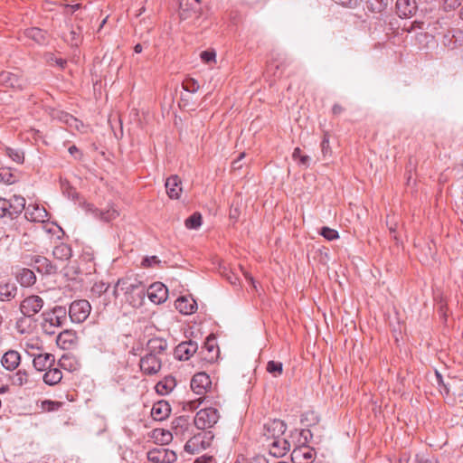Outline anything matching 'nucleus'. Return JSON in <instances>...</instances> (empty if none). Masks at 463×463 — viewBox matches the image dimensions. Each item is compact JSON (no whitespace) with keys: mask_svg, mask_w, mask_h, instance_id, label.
<instances>
[{"mask_svg":"<svg viewBox=\"0 0 463 463\" xmlns=\"http://www.w3.org/2000/svg\"><path fill=\"white\" fill-rule=\"evenodd\" d=\"M146 349L147 354L139 361L140 370L146 375H155L161 370L167 343L162 338H153L148 341Z\"/></svg>","mask_w":463,"mask_h":463,"instance_id":"1","label":"nucleus"},{"mask_svg":"<svg viewBox=\"0 0 463 463\" xmlns=\"http://www.w3.org/2000/svg\"><path fill=\"white\" fill-rule=\"evenodd\" d=\"M121 286V292L125 300L133 307H139L143 305L146 297L145 285L137 279L122 278L118 279Z\"/></svg>","mask_w":463,"mask_h":463,"instance_id":"2","label":"nucleus"},{"mask_svg":"<svg viewBox=\"0 0 463 463\" xmlns=\"http://www.w3.org/2000/svg\"><path fill=\"white\" fill-rule=\"evenodd\" d=\"M67 311L61 306H56L42 314V328L46 335H54L56 329L61 327L66 321Z\"/></svg>","mask_w":463,"mask_h":463,"instance_id":"3","label":"nucleus"},{"mask_svg":"<svg viewBox=\"0 0 463 463\" xmlns=\"http://www.w3.org/2000/svg\"><path fill=\"white\" fill-rule=\"evenodd\" d=\"M211 386L212 381L207 373L203 372L195 373L191 380V389L194 393L200 395V397L195 401L188 402L186 406L189 407L190 410L196 409L197 402H202L203 395L207 392Z\"/></svg>","mask_w":463,"mask_h":463,"instance_id":"4","label":"nucleus"},{"mask_svg":"<svg viewBox=\"0 0 463 463\" xmlns=\"http://www.w3.org/2000/svg\"><path fill=\"white\" fill-rule=\"evenodd\" d=\"M25 199L21 195H13L10 199L0 197V218L17 217L24 209Z\"/></svg>","mask_w":463,"mask_h":463,"instance_id":"5","label":"nucleus"},{"mask_svg":"<svg viewBox=\"0 0 463 463\" xmlns=\"http://www.w3.org/2000/svg\"><path fill=\"white\" fill-rule=\"evenodd\" d=\"M219 419V412L216 409L209 407L200 410L194 420V425L198 430L212 428Z\"/></svg>","mask_w":463,"mask_h":463,"instance_id":"6","label":"nucleus"},{"mask_svg":"<svg viewBox=\"0 0 463 463\" xmlns=\"http://www.w3.org/2000/svg\"><path fill=\"white\" fill-rule=\"evenodd\" d=\"M90 310L91 306L88 300H75L70 306L69 316L72 322L82 323L89 317Z\"/></svg>","mask_w":463,"mask_h":463,"instance_id":"7","label":"nucleus"},{"mask_svg":"<svg viewBox=\"0 0 463 463\" xmlns=\"http://www.w3.org/2000/svg\"><path fill=\"white\" fill-rule=\"evenodd\" d=\"M213 435L211 432H199L190 438L185 445L184 450L190 454H194L201 449H205L211 444Z\"/></svg>","mask_w":463,"mask_h":463,"instance_id":"8","label":"nucleus"},{"mask_svg":"<svg viewBox=\"0 0 463 463\" xmlns=\"http://www.w3.org/2000/svg\"><path fill=\"white\" fill-rule=\"evenodd\" d=\"M146 458L151 463H175L177 459V455L174 450L164 447H157L148 450Z\"/></svg>","mask_w":463,"mask_h":463,"instance_id":"9","label":"nucleus"},{"mask_svg":"<svg viewBox=\"0 0 463 463\" xmlns=\"http://www.w3.org/2000/svg\"><path fill=\"white\" fill-rule=\"evenodd\" d=\"M43 299L36 295L25 298L20 304L22 314L27 317H32L41 311L43 307Z\"/></svg>","mask_w":463,"mask_h":463,"instance_id":"10","label":"nucleus"},{"mask_svg":"<svg viewBox=\"0 0 463 463\" xmlns=\"http://www.w3.org/2000/svg\"><path fill=\"white\" fill-rule=\"evenodd\" d=\"M198 350V344L195 341L188 340L177 345L174 351V356L180 361L189 360Z\"/></svg>","mask_w":463,"mask_h":463,"instance_id":"11","label":"nucleus"},{"mask_svg":"<svg viewBox=\"0 0 463 463\" xmlns=\"http://www.w3.org/2000/svg\"><path fill=\"white\" fill-rule=\"evenodd\" d=\"M148 298L154 304H162L167 299L168 289L161 282H155L146 289Z\"/></svg>","mask_w":463,"mask_h":463,"instance_id":"12","label":"nucleus"},{"mask_svg":"<svg viewBox=\"0 0 463 463\" xmlns=\"http://www.w3.org/2000/svg\"><path fill=\"white\" fill-rule=\"evenodd\" d=\"M315 451L309 446H299L291 452L293 463H311L314 459Z\"/></svg>","mask_w":463,"mask_h":463,"instance_id":"13","label":"nucleus"},{"mask_svg":"<svg viewBox=\"0 0 463 463\" xmlns=\"http://www.w3.org/2000/svg\"><path fill=\"white\" fill-rule=\"evenodd\" d=\"M287 430L286 424L280 420H273L264 425V435L270 439L281 438Z\"/></svg>","mask_w":463,"mask_h":463,"instance_id":"14","label":"nucleus"},{"mask_svg":"<svg viewBox=\"0 0 463 463\" xmlns=\"http://www.w3.org/2000/svg\"><path fill=\"white\" fill-rule=\"evenodd\" d=\"M290 450L289 442L284 438L271 439L269 444V452L275 458H281Z\"/></svg>","mask_w":463,"mask_h":463,"instance_id":"15","label":"nucleus"},{"mask_svg":"<svg viewBox=\"0 0 463 463\" xmlns=\"http://www.w3.org/2000/svg\"><path fill=\"white\" fill-rule=\"evenodd\" d=\"M175 308L184 315H190L196 311L197 303L191 296H181L175 302Z\"/></svg>","mask_w":463,"mask_h":463,"instance_id":"16","label":"nucleus"},{"mask_svg":"<svg viewBox=\"0 0 463 463\" xmlns=\"http://www.w3.org/2000/svg\"><path fill=\"white\" fill-rule=\"evenodd\" d=\"M418 5L416 0H397L396 13L400 17H411L416 14Z\"/></svg>","mask_w":463,"mask_h":463,"instance_id":"17","label":"nucleus"},{"mask_svg":"<svg viewBox=\"0 0 463 463\" xmlns=\"http://www.w3.org/2000/svg\"><path fill=\"white\" fill-rule=\"evenodd\" d=\"M24 217L34 222H43L47 218V212L43 207L34 204H29L27 208L24 207Z\"/></svg>","mask_w":463,"mask_h":463,"instance_id":"18","label":"nucleus"},{"mask_svg":"<svg viewBox=\"0 0 463 463\" xmlns=\"http://www.w3.org/2000/svg\"><path fill=\"white\" fill-rule=\"evenodd\" d=\"M33 261L36 270L40 273L50 275L54 274L57 270V267L43 256H34Z\"/></svg>","mask_w":463,"mask_h":463,"instance_id":"19","label":"nucleus"},{"mask_svg":"<svg viewBox=\"0 0 463 463\" xmlns=\"http://www.w3.org/2000/svg\"><path fill=\"white\" fill-rule=\"evenodd\" d=\"M171 411L170 405L165 401L156 402L151 409V416L155 420H163L166 419Z\"/></svg>","mask_w":463,"mask_h":463,"instance_id":"20","label":"nucleus"},{"mask_svg":"<svg viewBox=\"0 0 463 463\" xmlns=\"http://www.w3.org/2000/svg\"><path fill=\"white\" fill-rule=\"evenodd\" d=\"M54 355L46 353L35 355L33 360V364L37 371H44L51 368L54 364Z\"/></svg>","mask_w":463,"mask_h":463,"instance_id":"21","label":"nucleus"},{"mask_svg":"<svg viewBox=\"0 0 463 463\" xmlns=\"http://www.w3.org/2000/svg\"><path fill=\"white\" fill-rule=\"evenodd\" d=\"M165 189L171 199H178L182 192L181 180L177 175H171L165 181Z\"/></svg>","mask_w":463,"mask_h":463,"instance_id":"22","label":"nucleus"},{"mask_svg":"<svg viewBox=\"0 0 463 463\" xmlns=\"http://www.w3.org/2000/svg\"><path fill=\"white\" fill-rule=\"evenodd\" d=\"M15 279L23 287H31L36 281L34 272L27 268H22L15 272Z\"/></svg>","mask_w":463,"mask_h":463,"instance_id":"23","label":"nucleus"},{"mask_svg":"<svg viewBox=\"0 0 463 463\" xmlns=\"http://www.w3.org/2000/svg\"><path fill=\"white\" fill-rule=\"evenodd\" d=\"M20 361V354L17 351L9 350L3 355L1 363L5 369L13 371L18 367Z\"/></svg>","mask_w":463,"mask_h":463,"instance_id":"24","label":"nucleus"},{"mask_svg":"<svg viewBox=\"0 0 463 463\" xmlns=\"http://www.w3.org/2000/svg\"><path fill=\"white\" fill-rule=\"evenodd\" d=\"M76 340L77 336L75 332L71 330H64L58 335L56 342L62 349H68L76 343Z\"/></svg>","mask_w":463,"mask_h":463,"instance_id":"25","label":"nucleus"},{"mask_svg":"<svg viewBox=\"0 0 463 463\" xmlns=\"http://www.w3.org/2000/svg\"><path fill=\"white\" fill-rule=\"evenodd\" d=\"M22 80L14 73L2 71L0 73V83L6 88H22Z\"/></svg>","mask_w":463,"mask_h":463,"instance_id":"26","label":"nucleus"},{"mask_svg":"<svg viewBox=\"0 0 463 463\" xmlns=\"http://www.w3.org/2000/svg\"><path fill=\"white\" fill-rule=\"evenodd\" d=\"M24 34L27 38L32 39L38 44H45L48 42L47 33L37 27L26 29Z\"/></svg>","mask_w":463,"mask_h":463,"instance_id":"27","label":"nucleus"},{"mask_svg":"<svg viewBox=\"0 0 463 463\" xmlns=\"http://www.w3.org/2000/svg\"><path fill=\"white\" fill-rule=\"evenodd\" d=\"M52 255L56 260L64 261L71 259L72 255L71 248L65 243H60L55 246L52 250Z\"/></svg>","mask_w":463,"mask_h":463,"instance_id":"28","label":"nucleus"},{"mask_svg":"<svg viewBox=\"0 0 463 463\" xmlns=\"http://www.w3.org/2000/svg\"><path fill=\"white\" fill-rule=\"evenodd\" d=\"M43 382L50 385H55L59 383L62 379V373L59 368H49V370L43 374Z\"/></svg>","mask_w":463,"mask_h":463,"instance_id":"29","label":"nucleus"},{"mask_svg":"<svg viewBox=\"0 0 463 463\" xmlns=\"http://www.w3.org/2000/svg\"><path fill=\"white\" fill-rule=\"evenodd\" d=\"M175 380L172 376L165 377L156 385V391L161 395L169 393L175 386Z\"/></svg>","mask_w":463,"mask_h":463,"instance_id":"30","label":"nucleus"},{"mask_svg":"<svg viewBox=\"0 0 463 463\" xmlns=\"http://www.w3.org/2000/svg\"><path fill=\"white\" fill-rule=\"evenodd\" d=\"M58 364L61 368L70 371V372H73V371L77 370L79 367L78 361L75 359L74 356L70 355V354H63L60 358Z\"/></svg>","mask_w":463,"mask_h":463,"instance_id":"31","label":"nucleus"},{"mask_svg":"<svg viewBox=\"0 0 463 463\" xmlns=\"http://www.w3.org/2000/svg\"><path fill=\"white\" fill-rule=\"evenodd\" d=\"M17 288L14 284L0 286V300L9 301L16 296Z\"/></svg>","mask_w":463,"mask_h":463,"instance_id":"32","label":"nucleus"},{"mask_svg":"<svg viewBox=\"0 0 463 463\" xmlns=\"http://www.w3.org/2000/svg\"><path fill=\"white\" fill-rule=\"evenodd\" d=\"M93 213L97 218H99L100 220L105 222H110L116 219L119 214L118 212L113 207L107 209L105 211L95 209L93 211Z\"/></svg>","mask_w":463,"mask_h":463,"instance_id":"33","label":"nucleus"},{"mask_svg":"<svg viewBox=\"0 0 463 463\" xmlns=\"http://www.w3.org/2000/svg\"><path fill=\"white\" fill-rule=\"evenodd\" d=\"M173 430L175 435H184V432L188 430L189 421L188 419L182 416L175 419L172 422Z\"/></svg>","mask_w":463,"mask_h":463,"instance_id":"34","label":"nucleus"},{"mask_svg":"<svg viewBox=\"0 0 463 463\" xmlns=\"http://www.w3.org/2000/svg\"><path fill=\"white\" fill-rule=\"evenodd\" d=\"M204 347L206 350L212 354L211 356L208 358L210 361H213L214 359H217L219 349L216 347V339L213 336H208L206 338Z\"/></svg>","mask_w":463,"mask_h":463,"instance_id":"35","label":"nucleus"},{"mask_svg":"<svg viewBox=\"0 0 463 463\" xmlns=\"http://www.w3.org/2000/svg\"><path fill=\"white\" fill-rule=\"evenodd\" d=\"M153 437L156 439V441H158L162 444H167L173 439L172 433L170 431L165 430L163 429H156L153 431Z\"/></svg>","mask_w":463,"mask_h":463,"instance_id":"36","label":"nucleus"},{"mask_svg":"<svg viewBox=\"0 0 463 463\" xmlns=\"http://www.w3.org/2000/svg\"><path fill=\"white\" fill-rule=\"evenodd\" d=\"M5 154L15 163L23 164L24 160V154L21 149L12 147L5 148Z\"/></svg>","mask_w":463,"mask_h":463,"instance_id":"37","label":"nucleus"},{"mask_svg":"<svg viewBox=\"0 0 463 463\" xmlns=\"http://www.w3.org/2000/svg\"><path fill=\"white\" fill-rule=\"evenodd\" d=\"M202 224V216L199 213H193L185 220V226L188 229H197Z\"/></svg>","mask_w":463,"mask_h":463,"instance_id":"38","label":"nucleus"},{"mask_svg":"<svg viewBox=\"0 0 463 463\" xmlns=\"http://www.w3.org/2000/svg\"><path fill=\"white\" fill-rule=\"evenodd\" d=\"M29 374L24 370H18L13 377V383L17 386H22L28 383Z\"/></svg>","mask_w":463,"mask_h":463,"instance_id":"39","label":"nucleus"},{"mask_svg":"<svg viewBox=\"0 0 463 463\" xmlns=\"http://www.w3.org/2000/svg\"><path fill=\"white\" fill-rule=\"evenodd\" d=\"M267 371L274 376L280 375L283 371V365L280 362L269 361L267 364Z\"/></svg>","mask_w":463,"mask_h":463,"instance_id":"40","label":"nucleus"},{"mask_svg":"<svg viewBox=\"0 0 463 463\" xmlns=\"http://www.w3.org/2000/svg\"><path fill=\"white\" fill-rule=\"evenodd\" d=\"M183 88L188 92L195 93L200 89V84L194 79L189 78L183 82Z\"/></svg>","mask_w":463,"mask_h":463,"instance_id":"41","label":"nucleus"},{"mask_svg":"<svg viewBox=\"0 0 463 463\" xmlns=\"http://www.w3.org/2000/svg\"><path fill=\"white\" fill-rule=\"evenodd\" d=\"M64 40L71 46H78L80 43V33L75 30H71L67 34L64 35Z\"/></svg>","mask_w":463,"mask_h":463,"instance_id":"42","label":"nucleus"},{"mask_svg":"<svg viewBox=\"0 0 463 463\" xmlns=\"http://www.w3.org/2000/svg\"><path fill=\"white\" fill-rule=\"evenodd\" d=\"M141 266L143 268L160 267L161 266V260L158 259L157 256L145 257L142 260Z\"/></svg>","mask_w":463,"mask_h":463,"instance_id":"43","label":"nucleus"},{"mask_svg":"<svg viewBox=\"0 0 463 463\" xmlns=\"http://www.w3.org/2000/svg\"><path fill=\"white\" fill-rule=\"evenodd\" d=\"M61 402H53L50 400L43 401L41 403V408L44 411H54L61 408Z\"/></svg>","mask_w":463,"mask_h":463,"instance_id":"44","label":"nucleus"},{"mask_svg":"<svg viewBox=\"0 0 463 463\" xmlns=\"http://www.w3.org/2000/svg\"><path fill=\"white\" fill-rule=\"evenodd\" d=\"M0 182L11 184L15 182V176L6 168L0 169Z\"/></svg>","mask_w":463,"mask_h":463,"instance_id":"45","label":"nucleus"},{"mask_svg":"<svg viewBox=\"0 0 463 463\" xmlns=\"http://www.w3.org/2000/svg\"><path fill=\"white\" fill-rule=\"evenodd\" d=\"M12 242L11 237L3 230H0V253L6 251Z\"/></svg>","mask_w":463,"mask_h":463,"instance_id":"46","label":"nucleus"},{"mask_svg":"<svg viewBox=\"0 0 463 463\" xmlns=\"http://www.w3.org/2000/svg\"><path fill=\"white\" fill-rule=\"evenodd\" d=\"M319 234L328 241H334L339 237L337 231L329 227H323Z\"/></svg>","mask_w":463,"mask_h":463,"instance_id":"47","label":"nucleus"},{"mask_svg":"<svg viewBox=\"0 0 463 463\" xmlns=\"http://www.w3.org/2000/svg\"><path fill=\"white\" fill-rule=\"evenodd\" d=\"M109 289V285H106L103 282L95 283L91 288L92 295L96 297H100L103 293L107 292Z\"/></svg>","mask_w":463,"mask_h":463,"instance_id":"48","label":"nucleus"},{"mask_svg":"<svg viewBox=\"0 0 463 463\" xmlns=\"http://www.w3.org/2000/svg\"><path fill=\"white\" fill-rule=\"evenodd\" d=\"M321 150H322L324 156H331V154H332V150L329 146V138H328L327 134L324 135L323 140L321 142Z\"/></svg>","mask_w":463,"mask_h":463,"instance_id":"49","label":"nucleus"},{"mask_svg":"<svg viewBox=\"0 0 463 463\" xmlns=\"http://www.w3.org/2000/svg\"><path fill=\"white\" fill-rule=\"evenodd\" d=\"M335 4L348 8H355L360 5L361 0H333Z\"/></svg>","mask_w":463,"mask_h":463,"instance_id":"50","label":"nucleus"},{"mask_svg":"<svg viewBox=\"0 0 463 463\" xmlns=\"http://www.w3.org/2000/svg\"><path fill=\"white\" fill-rule=\"evenodd\" d=\"M201 59L204 63H210L215 59V52L211 51H203L200 54Z\"/></svg>","mask_w":463,"mask_h":463,"instance_id":"51","label":"nucleus"},{"mask_svg":"<svg viewBox=\"0 0 463 463\" xmlns=\"http://www.w3.org/2000/svg\"><path fill=\"white\" fill-rule=\"evenodd\" d=\"M245 152H240L238 157L235 160H233V173L235 172V170L242 168L243 164H241V161L242 158L245 157Z\"/></svg>","mask_w":463,"mask_h":463,"instance_id":"52","label":"nucleus"},{"mask_svg":"<svg viewBox=\"0 0 463 463\" xmlns=\"http://www.w3.org/2000/svg\"><path fill=\"white\" fill-rule=\"evenodd\" d=\"M214 458L212 456H202L194 460V463H213Z\"/></svg>","mask_w":463,"mask_h":463,"instance_id":"53","label":"nucleus"},{"mask_svg":"<svg viewBox=\"0 0 463 463\" xmlns=\"http://www.w3.org/2000/svg\"><path fill=\"white\" fill-rule=\"evenodd\" d=\"M305 420H310L314 424L318 422V417L314 411H309L305 414Z\"/></svg>","mask_w":463,"mask_h":463,"instance_id":"54","label":"nucleus"},{"mask_svg":"<svg viewBox=\"0 0 463 463\" xmlns=\"http://www.w3.org/2000/svg\"><path fill=\"white\" fill-rule=\"evenodd\" d=\"M249 463H269V461L263 456H257L252 458Z\"/></svg>","mask_w":463,"mask_h":463,"instance_id":"55","label":"nucleus"},{"mask_svg":"<svg viewBox=\"0 0 463 463\" xmlns=\"http://www.w3.org/2000/svg\"><path fill=\"white\" fill-rule=\"evenodd\" d=\"M345 110L344 107L340 104H335L332 108V113L335 116L341 114Z\"/></svg>","mask_w":463,"mask_h":463,"instance_id":"56","label":"nucleus"},{"mask_svg":"<svg viewBox=\"0 0 463 463\" xmlns=\"http://www.w3.org/2000/svg\"><path fill=\"white\" fill-rule=\"evenodd\" d=\"M299 163L305 166H307L309 165V156H301L299 158Z\"/></svg>","mask_w":463,"mask_h":463,"instance_id":"57","label":"nucleus"},{"mask_svg":"<svg viewBox=\"0 0 463 463\" xmlns=\"http://www.w3.org/2000/svg\"><path fill=\"white\" fill-rule=\"evenodd\" d=\"M119 291H121V286L118 285V280L114 286V289L112 292L115 298H118Z\"/></svg>","mask_w":463,"mask_h":463,"instance_id":"58","label":"nucleus"},{"mask_svg":"<svg viewBox=\"0 0 463 463\" xmlns=\"http://www.w3.org/2000/svg\"><path fill=\"white\" fill-rule=\"evenodd\" d=\"M446 4L450 7V8H456L457 6L459 5V2L458 0H446Z\"/></svg>","mask_w":463,"mask_h":463,"instance_id":"59","label":"nucleus"},{"mask_svg":"<svg viewBox=\"0 0 463 463\" xmlns=\"http://www.w3.org/2000/svg\"><path fill=\"white\" fill-rule=\"evenodd\" d=\"M301 149L299 147H296L293 151L292 157L295 160H298V158L301 156Z\"/></svg>","mask_w":463,"mask_h":463,"instance_id":"60","label":"nucleus"},{"mask_svg":"<svg viewBox=\"0 0 463 463\" xmlns=\"http://www.w3.org/2000/svg\"><path fill=\"white\" fill-rule=\"evenodd\" d=\"M422 26H423V23L422 22H413L411 24V28L409 30V32L411 30H414L415 28L422 29Z\"/></svg>","mask_w":463,"mask_h":463,"instance_id":"61","label":"nucleus"},{"mask_svg":"<svg viewBox=\"0 0 463 463\" xmlns=\"http://www.w3.org/2000/svg\"><path fill=\"white\" fill-rule=\"evenodd\" d=\"M390 232L392 235L393 239L398 242V238L396 236V225L392 226L391 225L389 227Z\"/></svg>","mask_w":463,"mask_h":463,"instance_id":"62","label":"nucleus"},{"mask_svg":"<svg viewBox=\"0 0 463 463\" xmlns=\"http://www.w3.org/2000/svg\"><path fill=\"white\" fill-rule=\"evenodd\" d=\"M235 463H249V461L243 455H239Z\"/></svg>","mask_w":463,"mask_h":463,"instance_id":"63","label":"nucleus"},{"mask_svg":"<svg viewBox=\"0 0 463 463\" xmlns=\"http://www.w3.org/2000/svg\"><path fill=\"white\" fill-rule=\"evenodd\" d=\"M143 48H142V45L140 43H137L135 45L134 47V52L136 53H140L142 52Z\"/></svg>","mask_w":463,"mask_h":463,"instance_id":"64","label":"nucleus"}]
</instances>
